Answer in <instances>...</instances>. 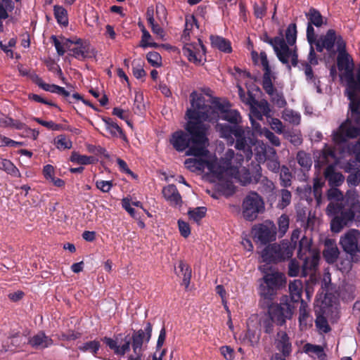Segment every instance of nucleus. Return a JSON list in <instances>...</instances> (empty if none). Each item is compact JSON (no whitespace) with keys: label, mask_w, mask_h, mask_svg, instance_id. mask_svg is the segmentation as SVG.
I'll return each instance as SVG.
<instances>
[{"label":"nucleus","mask_w":360,"mask_h":360,"mask_svg":"<svg viewBox=\"0 0 360 360\" xmlns=\"http://www.w3.org/2000/svg\"><path fill=\"white\" fill-rule=\"evenodd\" d=\"M178 269L179 271H176V274L179 276L183 277V283L185 285L186 288H188L191 278V267L186 264L184 261L181 260L178 265Z\"/></svg>","instance_id":"nucleus-40"},{"label":"nucleus","mask_w":360,"mask_h":360,"mask_svg":"<svg viewBox=\"0 0 360 360\" xmlns=\"http://www.w3.org/2000/svg\"><path fill=\"white\" fill-rule=\"evenodd\" d=\"M286 284L285 276L279 271L265 272L262 278L259 280L258 294L260 297L259 303L268 304L276 297L278 292L283 288Z\"/></svg>","instance_id":"nucleus-5"},{"label":"nucleus","mask_w":360,"mask_h":360,"mask_svg":"<svg viewBox=\"0 0 360 360\" xmlns=\"http://www.w3.org/2000/svg\"><path fill=\"white\" fill-rule=\"evenodd\" d=\"M276 348L282 353L283 356H288L292 352V345L289 337L285 331L277 333Z\"/></svg>","instance_id":"nucleus-24"},{"label":"nucleus","mask_w":360,"mask_h":360,"mask_svg":"<svg viewBox=\"0 0 360 360\" xmlns=\"http://www.w3.org/2000/svg\"><path fill=\"white\" fill-rule=\"evenodd\" d=\"M299 259L303 260L301 276L307 277L309 276V281L313 282L320 260L319 252L310 253L309 255H305L299 257Z\"/></svg>","instance_id":"nucleus-15"},{"label":"nucleus","mask_w":360,"mask_h":360,"mask_svg":"<svg viewBox=\"0 0 360 360\" xmlns=\"http://www.w3.org/2000/svg\"><path fill=\"white\" fill-rule=\"evenodd\" d=\"M198 158L186 160L185 165L186 168L191 172H195L202 170L206 167L211 172H214V167L215 164L214 162L202 159V157Z\"/></svg>","instance_id":"nucleus-20"},{"label":"nucleus","mask_w":360,"mask_h":360,"mask_svg":"<svg viewBox=\"0 0 360 360\" xmlns=\"http://www.w3.org/2000/svg\"><path fill=\"white\" fill-rule=\"evenodd\" d=\"M323 41V46H325V49L329 52L335 53L334 46L337 45V51L340 50V44L346 46V42L343 39L342 37L340 34H337L336 31L333 29L328 30L324 35H321L319 37Z\"/></svg>","instance_id":"nucleus-16"},{"label":"nucleus","mask_w":360,"mask_h":360,"mask_svg":"<svg viewBox=\"0 0 360 360\" xmlns=\"http://www.w3.org/2000/svg\"><path fill=\"white\" fill-rule=\"evenodd\" d=\"M142 32H143V34H142V37H141V44H140V46L141 47H143V48H146V47L156 48V47H158V45L157 43L148 42V40L151 38V35L146 29H143Z\"/></svg>","instance_id":"nucleus-59"},{"label":"nucleus","mask_w":360,"mask_h":360,"mask_svg":"<svg viewBox=\"0 0 360 360\" xmlns=\"http://www.w3.org/2000/svg\"><path fill=\"white\" fill-rule=\"evenodd\" d=\"M292 195L287 189L281 190V199L278 203V207L284 209L290 204Z\"/></svg>","instance_id":"nucleus-51"},{"label":"nucleus","mask_w":360,"mask_h":360,"mask_svg":"<svg viewBox=\"0 0 360 360\" xmlns=\"http://www.w3.org/2000/svg\"><path fill=\"white\" fill-rule=\"evenodd\" d=\"M0 169L6 172L13 176H20V171L9 160L0 158Z\"/></svg>","instance_id":"nucleus-41"},{"label":"nucleus","mask_w":360,"mask_h":360,"mask_svg":"<svg viewBox=\"0 0 360 360\" xmlns=\"http://www.w3.org/2000/svg\"><path fill=\"white\" fill-rule=\"evenodd\" d=\"M101 347L100 341L98 340H94L82 343L78 345L77 349L82 352H89L94 356L97 357V354Z\"/></svg>","instance_id":"nucleus-33"},{"label":"nucleus","mask_w":360,"mask_h":360,"mask_svg":"<svg viewBox=\"0 0 360 360\" xmlns=\"http://www.w3.org/2000/svg\"><path fill=\"white\" fill-rule=\"evenodd\" d=\"M328 198L330 200H337L344 202L345 195L344 196L342 193L336 187H332L328 191Z\"/></svg>","instance_id":"nucleus-58"},{"label":"nucleus","mask_w":360,"mask_h":360,"mask_svg":"<svg viewBox=\"0 0 360 360\" xmlns=\"http://www.w3.org/2000/svg\"><path fill=\"white\" fill-rule=\"evenodd\" d=\"M325 249L323 251V256L328 264L335 263L338 259L340 252L332 239H327L325 241Z\"/></svg>","instance_id":"nucleus-22"},{"label":"nucleus","mask_w":360,"mask_h":360,"mask_svg":"<svg viewBox=\"0 0 360 360\" xmlns=\"http://www.w3.org/2000/svg\"><path fill=\"white\" fill-rule=\"evenodd\" d=\"M102 120L105 123V129L112 136H120L122 140L127 141V136L123 129L110 117H104Z\"/></svg>","instance_id":"nucleus-27"},{"label":"nucleus","mask_w":360,"mask_h":360,"mask_svg":"<svg viewBox=\"0 0 360 360\" xmlns=\"http://www.w3.org/2000/svg\"><path fill=\"white\" fill-rule=\"evenodd\" d=\"M253 231L255 241L261 245H266L276 238V227L270 221H266L263 224L255 226Z\"/></svg>","instance_id":"nucleus-11"},{"label":"nucleus","mask_w":360,"mask_h":360,"mask_svg":"<svg viewBox=\"0 0 360 360\" xmlns=\"http://www.w3.org/2000/svg\"><path fill=\"white\" fill-rule=\"evenodd\" d=\"M359 93H360L359 90H355L352 94L350 90L345 91V96L349 101L351 117L347 119L336 131H333V141L336 144L345 143L348 139L360 136V103L354 101L356 94Z\"/></svg>","instance_id":"nucleus-4"},{"label":"nucleus","mask_w":360,"mask_h":360,"mask_svg":"<svg viewBox=\"0 0 360 360\" xmlns=\"http://www.w3.org/2000/svg\"><path fill=\"white\" fill-rule=\"evenodd\" d=\"M335 149L331 146L325 144L322 150L314 153L315 167L321 168L326 165H333L337 162Z\"/></svg>","instance_id":"nucleus-14"},{"label":"nucleus","mask_w":360,"mask_h":360,"mask_svg":"<svg viewBox=\"0 0 360 360\" xmlns=\"http://www.w3.org/2000/svg\"><path fill=\"white\" fill-rule=\"evenodd\" d=\"M359 238L360 232L356 229H351L341 237L340 244L345 252L353 257L359 252Z\"/></svg>","instance_id":"nucleus-13"},{"label":"nucleus","mask_w":360,"mask_h":360,"mask_svg":"<svg viewBox=\"0 0 360 360\" xmlns=\"http://www.w3.org/2000/svg\"><path fill=\"white\" fill-rule=\"evenodd\" d=\"M186 115L188 120L185 126V131L177 130L172 134L169 143L178 152H184L188 149L186 154L195 157H206L209 153L207 146L209 139L207 131L210 126L205 124L201 119L191 118L188 109Z\"/></svg>","instance_id":"nucleus-1"},{"label":"nucleus","mask_w":360,"mask_h":360,"mask_svg":"<svg viewBox=\"0 0 360 360\" xmlns=\"http://www.w3.org/2000/svg\"><path fill=\"white\" fill-rule=\"evenodd\" d=\"M53 14L57 22L63 26L68 25V15L67 10L61 6L55 5L53 6Z\"/></svg>","instance_id":"nucleus-37"},{"label":"nucleus","mask_w":360,"mask_h":360,"mask_svg":"<svg viewBox=\"0 0 360 360\" xmlns=\"http://www.w3.org/2000/svg\"><path fill=\"white\" fill-rule=\"evenodd\" d=\"M191 108H188V115L193 119H201L202 122L217 121L219 113L221 118L233 125H238L241 117L236 110H229L228 105L219 102L217 98L212 101H206L202 95H198L195 92L191 94Z\"/></svg>","instance_id":"nucleus-3"},{"label":"nucleus","mask_w":360,"mask_h":360,"mask_svg":"<svg viewBox=\"0 0 360 360\" xmlns=\"http://www.w3.org/2000/svg\"><path fill=\"white\" fill-rule=\"evenodd\" d=\"M347 205L345 202H330L326 207V212L328 215H340L341 212L346 210Z\"/></svg>","instance_id":"nucleus-45"},{"label":"nucleus","mask_w":360,"mask_h":360,"mask_svg":"<svg viewBox=\"0 0 360 360\" xmlns=\"http://www.w3.org/2000/svg\"><path fill=\"white\" fill-rule=\"evenodd\" d=\"M278 173H280L281 186L283 187L290 186L291 185L292 174L289 168L285 165H283Z\"/></svg>","instance_id":"nucleus-49"},{"label":"nucleus","mask_w":360,"mask_h":360,"mask_svg":"<svg viewBox=\"0 0 360 360\" xmlns=\"http://www.w3.org/2000/svg\"><path fill=\"white\" fill-rule=\"evenodd\" d=\"M164 198L169 202L172 206H181L182 204L181 196L174 184H169L162 189Z\"/></svg>","instance_id":"nucleus-21"},{"label":"nucleus","mask_w":360,"mask_h":360,"mask_svg":"<svg viewBox=\"0 0 360 360\" xmlns=\"http://www.w3.org/2000/svg\"><path fill=\"white\" fill-rule=\"evenodd\" d=\"M344 202L347 207L345 211L352 212L354 217L356 212L360 213V202L356 198V195L354 192H347Z\"/></svg>","instance_id":"nucleus-32"},{"label":"nucleus","mask_w":360,"mask_h":360,"mask_svg":"<svg viewBox=\"0 0 360 360\" xmlns=\"http://www.w3.org/2000/svg\"><path fill=\"white\" fill-rule=\"evenodd\" d=\"M27 344L35 349H44L53 345L52 338L40 330L34 335L29 338Z\"/></svg>","instance_id":"nucleus-17"},{"label":"nucleus","mask_w":360,"mask_h":360,"mask_svg":"<svg viewBox=\"0 0 360 360\" xmlns=\"http://www.w3.org/2000/svg\"><path fill=\"white\" fill-rule=\"evenodd\" d=\"M242 126L240 125H230L229 124H217L216 129L220 134L221 138L231 139L233 142V136L236 134V131H238Z\"/></svg>","instance_id":"nucleus-28"},{"label":"nucleus","mask_w":360,"mask_h":360,"mask_svg":"<svg viewBox=\"0 0 360 360\" xmlns=\"http://www.w3.org/2000/svg\"><path fill=\"white\" fill-rule=\"evenodd\" d=\"M308 20L307 23L313 25L317 27H321L323 23V18L321 13L316 8H311L305 14Z\"/></svg>","instance_id":"nucleus-38"},{"label":"nucleus","mask_w":360,"mask_h":360,"mask_svg":"<svg viewBox=\"0 0 360 360\" xmlns=\"http://www.w3.org/2000/svg\"><path fill=\"white\" fill-rule=\"evenodd\" d=\"M289 291L290 295V302H302V285L300 281H294L289 284Z\"/></svg>","instance_id":"nucleus-34"},{"label":"nucleus","mask_w":360,"mask_h":360,"mask_svg":"<svg viewBox=\"0 0 360 360\" xmlns=\"http://www.w3.org/2000/svg\"><path fill=\"white\" fill-rule=\"evenodd\" d=\"M354 220V214L351 211L341 212L340 215L335 216L330 222V229L334 233L340 232L349 221Z\"/></svg>","instance_id":"nucleus-18"},{"label":"nucleus","mask_w":360,"mask_h":360,"mask_svg":"<svg viewBox=\"0 0 360 360\" xmlns=\"http://www.w3.org/2000/svg\"><path fill=\"white\" fill-rule=\"evenodd\" d=\"M317 252V251L311 248V240L306 236H303L299 242L297 257H302L305 255H309L310 253Z\"/></svg>","instance_id":"nucleus-36"},{"label":"nucleus","mask_w":360,"mask_h":360,"mask_svg":"<svg viewBox=\"0 0 360 360\" xmlns=\"http://www.w3.org/2000/svg\"><path fill=\"white\" fill-rule=\"evenodd\" d=\"M299 322L300 326H307L311 321L309 313L307 309L306 303L302 300L300 307Z\"/></svg>","instance_id":"nucleus-50"},{"label":"nucleus","mask_w":360,"mask_h":360,"mask_svg":"<svg viewBox=\"0 0 360 360\" xmlns=\"http://www.w3.org/2000/svg\"><path fill=\"white\" fill-rule=\"evenodd\" d=\"M94 158L93 156H87L80 155L77 152H72L70 156V161L79 165H86L93 163Z\"/></svg>","instance_id":"nucleus-47"},{"label":"nucleus","mask_w":360,"mask_h":360,"mask_svg":"<svg viewBox=\"0 0 360 360\" xmlns=\"http://www.w3.org/2000/svg\"><path fill=\"white\" fill-rule=\"evenodd\" d=\"M42 173L46 180L52 183L55 186L58 188L65 186V184L64 180L54 176L55 169L51 165H46L44 166Z\"/></svg>","instance_id":"nucleus-30"},{"label":"nucleus","mask_w":360,"mask_h":360,"mask_svg":"<svg viewBox=\"0 0 360 360\" xmlns=\"http://www.w3.org/2000/svg\"><path fill=\"white\" fill-rule=\"evenodd\" d=\"M297 25L295 22L290 23L285 30V42L289 46H293L297 40Z\"/></svg>","instance_id":"nucleus-44"},{"label":"nucleus","mask_w":360,"mask_h":360,"mask_svg":"<svg viewBox=\"0 0 360 360\" xmlns=\"http://www.w3.org/2000/svg\"><path fill=\"white\" fill-rule=\"evenodd\" d=\"M259 59L264 71L262 85L264 86L265 89L270 90L271 89V79H275V77L271 71L265 51L260 52Z\"/></svg>","instance_id":"nucleus-19"},{"label":"nucleus","mask_w":360,"mask_h":360,"mask_svg":"<svg viewBox=\"0 0 360 360\" xmlns=\"http://www.w3.org/2000/svg\"><path fill=\"white\" fill-rule=\"evenodd\" d=\"M287 44L285 39L283 38L278 46L274 47L275 53L278 60L283 63L287 65L289 70L290 65H289V58L293 50L290 49Z\"/></svg>","instance_id":"nucleus-25"},{"label":"nucleus","mask_w":360,"mask_h":360,"mask_svg":"<svg viewBox=\"0 0 360 360\" xmlns=\"http://www.w3.org/2000/svg\"><path fill=\"white\" fill-rule=\"evenodd\" d=\"M148 62L153 67H160L162 65V57L159 53L156 51H150L147 56Z\"/></svg>","instance_id":"nucleus-57"},{"label":"nucleus","mask_w":360,"mask_h":360,"mask_svg":"<svg viewBox=\"0 0 360 360\" xmlns=\"http://www.w3.org/2000/svg\"><path fill=\"white\" fill-rule=\"evenodd\" d=\"M178 226L181 236L186 238H188L191 234V228L188 223L179 219L178 220Z\"/></svg>","instance_id":"nucleus-62"},{"label":"nucleus","mask_w":360,"mask_h":360,"mask_svg":"<svg viewBox=\"0 0 360 360\" xmlns=\"http://www.w3.org/2000/svg\"><path fill=\"white\" fill-rule=\"evenodd\" d=\"M182 52L190 62L200 65L202 57L205 56L206 48L202 41L198 39V42L186 44L182 48Z\"/></svg>","instance_id":"nucleus-12"},{"label":"nucleus","mask_w":360,"mask_h":360,"mask_svg":"<svg viewBox=\"0 0 360 360\" xmlns=\"http://www.w3.org/2000/svg\"><path fill=\"white\" fill-rule=\"evenodd\" d=\"M282 118L285 121L296 125L300 124L301 120L300 114L291 109H285L282 113Z\"/></svg>","instance_id":"nucleus-46"},{"label":"nucleus","mask_w":360,"mask_h":360,"mask_svg":"<svg viewBox=\"0 0 360 360\" xmlns=\"http://www.w3.org/2000/svg\"><path fill=\"white\" fill-rule=\"evenodd\" d=\"M252 103L257 105L258 108H259V110L263 114V115L266 117L270 116L271 109L268 102L266 101L258 102L252 94L249 92L248 101H247V104L252 105Z\"/></svg>","instance_id":"nucleus-43"},{"label":"nucleus","mask_w":360,"mask_h":360,"mask_svg":"<svg viewBox=\"0 0 360 360\" xmlns=\"http://www.w3.org/2000/svg\"><path fill=\"white\" fill-rule=\"evenodd\" d=\"M315 323L316 328L324 333H327L330 332L331 330L330 326L328 325L327 319H326L325 316H323L321 314H319L316 316Z\"/></svg>","instance_id":"nucleus-52"},{"label":"nucleus","mask_w":360,"mask_h":360,"mask_svg":"<svg viewBox=\"0 0 360 360\" xmlns=\"http://www.w3.org/2000/svg\"><path fill=\"white\" fill-rule=\"evenodd\" d=\"M207 208L205 207H197L188 211V215L190 219L195 222H199L206 215Z\"/></svg>","instance_id":"nucleus-48"},{"label":"nucleus","mask_w":360,"mask_h":360,"mask_svg":"<svg viewBox=\"0 0 360 360\" xmlns=\"http://www.w3.org/2000/svg\"><path fill=\"white\" fill-rule=\"evenodd\" d=\"M15 5L12 0H0V32H3V20L8 18V11H12Z\"/></svg>","instance_id":"nucleus-35"},{"label":"nucleus","mask_w":360,"mask_h":360,"mask_svg":"<svg viewBox=\"0 0 360 360\" xmlns=\"http://www.w3.org/2000/svg\"><path fill=\"white\" fill-rule=\"evenodd\" d=\"M259 338L256 332L251 329H248L240 338L241 342L248 346L255 347L259 342Z\"/></svg>","instance_id":"nucleus-42"},{"label":"nucleus","mask_w":360,"mask_h":360,"mask_svg":"<svg viewBox=\"0 0 360 360\" xmlns=\"http://www.w3.org/2000/svg\"><path fill=\"white\" fill-rule=\"evenodd\" d=\"M289 217L288 215L283 214L278 219V231L283 236L289 228Z\"/></svg>","instance_id":"nucleus-56"},{"label":"nucleus","mask_w":360,"mask_h":360,"mask_svg":"<svg viewBox=\"0 0 360 360\" xmlns=\"http://www.w3.org/2000/svg\"><path fill=\"white\" fill-rule=\"evenodd\" d=\"M296 160L302 171H309L312 165L311 155L304 150H300L296 155Z\"/></svg>","instance_id":"nucleus-39"},{"label":"nucleus","mask_w":360,"mask_h":360,"mask_svg":"<svg viewBox=\"0 0 360 360\" xmlns=\"http://www.w3.org/2000/svg\"><path fill=\"white\" fill-rule=\"evenodd\" d=\"M324 176L331 187L340 186L345 180L344 176L340 172H335L334 165H328L324 171Z\"/></svg>","instance_id":"nucleus-23"},{"label":"nucleus","mask_w":360,"mask_h":360,"mask_svg":"<svg viewBox=\"0 0 360 360\" xmlns=\"http://www.w3.org/2000/svg\"><path fill=\"white\" fill-rule=\"evenodd\" d=\"M337 67L339 71H344L342 79L345 81V91L350 90L351 93L354 89L360 87V64L354 74V62L352 57L347 53L346 46L340 44L338 51Z\"/></svg>","instance_id":"nucleus-6"},{"label":"nucleus","mask_w":360,"mask_h":360,"mask_svg":"<svg viewBox=\"0 0 360 360\" xmlns=\"http://www.w3.org/2000/svg\"><path fill=\"white\" fill-rule=\"evenodd\" d=\"M265 92L270 96L271 101L279 108H282L285 107L287 105L286 100L284 98L283 94L282 91H279L276 89L274 86L273 82L271 81V89L269 90L265 89L264 86H262Z\"/></svg>","instance_id":"nucleus-29"},{"label":"nucleus","mask_w":360,"mask_h":360,"mask_svg":"<svg viewBox=\"0 0 360 360\" xmlns=\"http://www.w3.org/2000/svg\"><path fill=\"white\" fill-rule=\"evenodd\" d=\"M234 137L236 138L235 148L243 151L247 160H250L253 154L252 147L255 145L256 142L255 139L250 137V131L245 130L241 127L238 131H236Z\"/></svg>","instance_id":"nucleus-10"},{"label":"nucleus","mask_w":360,"mask_h":360,"mask_svg":"<svg viewBox=\"0 0 360 360\" xmlns=\"http://www.w3.org/2000/svg\"><path fill=\"white\" fill-rule=\"evenodd\" d=\"M70 56L79 60H84L86 58L95 56V51L91 48L90 44L82 45V46H76L70 50Z\"/></svg>","instance_id":"nucleus-26"},{"label":"nucleus","mask_w":360,"mask_h":360,"mask_svg":"<svg viewBox=\"0 0 360 360\" xmlns=\"http://www.w3.org/2000/svg\"><path fill=\"white\" fill-rule=\"evenodd\" d=\"M324 183L319 178L314 179L313 183V194L317 202L319 203L321 200L322 197V187Z\"/></svg>","instance_id":"nucleus-54"},{"label":"nucleus","mask_w":360,"mask_h":360,"mask_svg":"<svg viewBox=\"0 0 360 360\" xmlns=\"http://www.w3.org/2000/svg\"><path fill=\"white\" fill-rule=\"evenodd\" d=\"M282 37H275L274 38H271L269 37L268 34L265 32L263 36L261 37V39L265 42L271 45L273 49L278 46L279 43L282 40Z\"/></svg>","instance_id":"nucleus-63"},{"label":"nucleus","mask_w":360,"mask_h":360,"mask_svg":"<svg viewBox=\"0 0 360 360\" xmlns=\"http://www.w3.org/2000/svg\"><path fill=\"white\" fill-rule=\"evenodd\" d=\"M57 148L60 150L70 149L72 148V141L65 135H59L55 139Z\"/></svg>","instance_id":"nucleus-55"},{"label":"nucleus","mask_w":360,"mask_h":360,"mask_svg":"<svg viewBox=\"0 0 360 360\" xmlns=\"http://www.w3.org/2000/svg\"><path fill=\"white\" fill-rule=\"evenodd\" d=\"M152 331L153 325L150 322H147L144 329L134 330L131 335L118 333L114 335V338L105 336L101 340L117 356H124L131 348L132 354L127 356V359H129L131 357L143 355V352L151 339Z\"/></svg>","instance_id":"nucleus-2"},{"label":"nucleus","mask_w":360,"mask_h":360,"mask_svg":"<svg viewBox=\"0 0 360 360\" xmlns=\"http://www.w3.org/2000/svg\"><path fill=\"white\" fill-rule=\"evenodd\" d=\"M262 135H264L272 145L275 146H279L281 145L279 138L269 129L264 128L262 131Z\"/></svg>","instance_id":"nucleus-60"},{"label":"nucleus","mask_w":360,"mask_h":360,"mask_svg":"<svg viewBox=\"0 0 360 360\" xmlns=\"http://www.w3.org/2000/svg\"><path fill=\"white\" fill-rule=\"evenodd\" d=\"M82 333L73 330H68L67 332H63L58 335V339L63 341L75 340L80 338Z\"/></svg>","instance_id":"nucleus-53"},{"label":"nucleus","mask_w":360,"mask_h":360,"mask_svg":"<svg viewBox=\"0 0 360 360\" xmlns=\"http://www.w3.org/2000/svg\"><path fill=\"white\" fill-rule=\"evenodd\" d=\"M242 209L244 219L252 221L264 211V202L257 192L251 191L243 199Z\"/></svg>","instance_id":"nucleus-9"},{"label":"nucleus","mask_w":360,"mask_h":360,"mask_svg":"<svg viewBox=\"0 0 360 360\" xmlns=\"http://www.w3.org/2000/svg\"><path fill=\"white\" fill-rule=\"evenodd\" d=\"M300 273V264L295 259H292L288 265V275L291 277L297 276Z\"/></svg>","instance_id":"nucleus-64"},{"label":"nucleus","mask_w":360,"mask_h":360,"mask_svg":"<svg viewBox=\"0 0 360 360\" xmlns=\"http://www.w3.org/2000/svg\"><path fill=\"white\" fill-rule=\"evenodd\" d=\"M294 247L288 240L280 243H273L266 246L262 251L261 257L263 262L271 264L278 263L290 258L292 256Z\"/></svg>","instance_id":"nucleus-7"},{"label":"nucleus","mask_w":360,"mask_h":360,"mask_svg":"<svg viewBox=\"0 0 360 360\" xmlns=\"http://www.w3.org/2000/svg\"><path fill=\"white\" fill-rule=\"evenodd\" d=\"M267 304L266 306L263 303H259L262 309H267L268 316L272 317L276 325L283 326L287 319L291 318L295 307L289 302L286 296L282 297L279 304L274 303V301Z\"/></svg>","instance_id":"nucleus-8"},{"label":"nucleus","mask_w":360,"mask_h":360,"mask_svg":"<svg viewBox=\"0 0 360 360\" xmlns=\"http://www.w3.org/2000/svg\"><path fill=\"white\" fill-rule=\"evenodd\" d=\"M212 46L218 49L224 53H231L232 51L231 44L229 40L219 36L211 35L210 37Z\"/></svg>","instance_id":"nucleus-31"},{"label":"nucleus","mask_w":360,"mask_h":360,"mask_svg":"<svg viewBox=\"0 0 360 360\" xmlns=\"http://www.w3.org/2000/svg\"><path fill=\"white\" fill-rule=\"evenodd\" d=\"M239 181L243 186H246L253 181L252 174L248 169H244L239 174Z\"/></svg>","instance_id":"nucleus-61"}]
</instances>
